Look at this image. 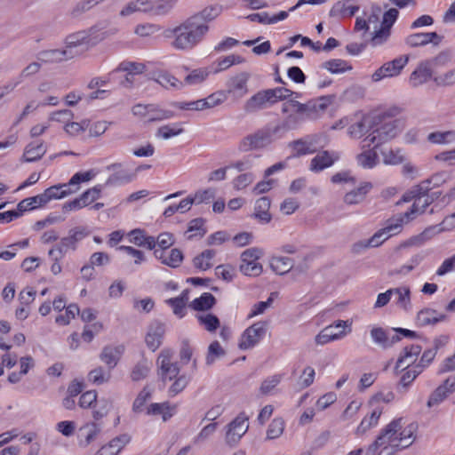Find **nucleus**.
Listing matches in <instances>:
<instances>
[{
  "label": "nucleus",
  "instance_id": "b1692460",
  "mask_svg": "<svg viewBox=\"0 0 455 455\" xmlns=\"http://www.w3.org/2000/svg\"><path fill=\"white\" fill-rule=\"evenodd\" d=\"M359 5L352 4V0H341L335 3L330 10V16L337 19L350 18L359 11Z\"/></svg>",
  "mask_w": 455,
  "mask_h": 455
},
{
  "label": "nucleus",
  "instance_id": "ea45409f",
  "mask_svg": "<svg viewBox=\"0 0 455 455\" xmlns=\"http://www.w3.org/2000/svg\"><path fill=\"white\" fill-rule=\"evenodd\" d=\"M320 68L327 70L331 74H343L345 72L352 70V66L344 60L332 59L323 62L320 65Z\"/></svg>",
  "mask_w": 455,
  "mask_h": 455
},
{
  "label": "nucleus",
  "instance_id": "a878e982",
  "mask_svg": "<svg viewBox=\"0 0 455 455\" xmlns=\"http://www.w3.org/2000/svg\"><path fill=\"white\" fill-rule=\"evenodd\" d=\"M154 255L162 264L171 267H178L183 260V254L177 248L172 249L169 252L164 250H155Z\"/></svg>",
  "mask_w": 455,
  "mask_h": 455
},
{
  "label": "nucleus",
  "instance_id": "864d4df0",
  "mask_svg": "<svg viewBox=\"0 0 455 455\" xmlns=\"http://www.w3.org/2000/svg\"><path fill=\"white\" fill-rule=\"evenodd\" d=\"M383 163L388 165H397L404 162L405 156L400 148H390L382 151Z\"/></svg>",
  "mask_w": 455,
  "mask_h": 455
},
{
  "label": "nucleus",
  "instance_id": "4468645a",
  "mask_svg": "<svg viewBox=\"0 0 455 455\" xmlns=\"http://www.w3.org/2000/svg\"><path fill=\"white\" fill-rule=\"evenodd\" d=\"M267 324L258 322L248 327L241 335L238 347L242 350L254 347L265 336Z\"/></svg>",
  "mask_w": 455,
  "mask_h": 455
},
{
  "label": "nucleus",
  "instance_id": "5fc2aeb1",
  "mask_svg": "<svg viewBox=\"0 0 455 455\" xmlns=\"http://www.w3.org/2000/svg\"><path fill=\"white\" fill-rule=\"evenodd\" d=\"M356 160L361 167L371 169L378 164V155L374 149H367L359 154Z\"/></svg>",
  "mask_w": 455,
  "mask_h": 455
},
{
  "label": "nucleus",
  "instance_id": "49530a36",
  "mask_svg": "<svg viewBox=\"0 0 455 455\" xmlns=\"http://www.w3.org/2000/svg\"><path fill=\"white\" fill-rule=\"evenodd\" d=\"M184 132L181 123H174L160 126L156 132V137L164 140H169L178 136Z\"/></svg>",
  "mask_w": 455,
  "mask_h": 455
},
{
  "label": "nucleus",
  "instance_id": "393cba45",
  "mask_svg": "<svg viewBox=\"0 0 455 455\" xmlns=\"http://www.w3.org/2000/svg\"><path fill=\"white\" fill-rule=\"evenodd\" d=\"M165 332L164 325L156 322L150 324L147 332L145 340L149 349L156 351L162 344V339Z\"/></svg>",
  "mask_w": 455,
  "mask_h": 455
},
{
  "label": "nucleus",
  "instance_id": "6e6552de",
  "mask_svg": "<svg viewBox=\"0 0 455 455\" xmlns=\"http://www.w3.org/2000/svg\"><path fill=\"white\" fill-rule=\"evenodd\" d=\"M88 235L84 228H75L69 230L68 235L62 237L60 241L49 250L48 255L52 260H61L69 251H75L77 243Z\"/></svg>",
  "mask_w": 455,
  "mask_h": 455
},
{
  "label": "nucleus",
  "instance_id": "13d9d810",
  "mask_svg": "<svg viewBox=\"0 0 455 455\" xmlns=\"http://www.w3.org/2000/svg\"><path fill=\"white\" fill-rule=\"evenodd\" d=\"M151 369V363L147 359H142L136 363L131 372V378L133 381H139L145 379Z\"/></svg>",
  "mask_w": 455,
  "mask_h": 455
},
{
  "label": "nucleus",
  "instance_id": "39448f33",
  "mask_svg": "<svg viewBox=\"0 0 455 455\" xmlns=\"http://www.w3.org/2000/svg\"><path fill=\"white\" fill-rule=\"evenodd\" d=\"M282 136L280 128L277 127L276 124H268L244 137L240 141L238 148L242 152L260 149L267 147Z\"/></svg>",
  "mask_w": 455,
  "mask_h": 455
},
{
  "label": "nucleus",
  "instance_id": "a211bd4d",
  "mask_svg": "<svg viewBox=\"0 0 455 455\" xmlns=\"http://www.w3.org/2000/svg\"><path fill=\"white\" fill-rule=\"evenodd\" d=\"M275 103V100L272 97V94L269 91L264 90L257 92L253 96H251L244 105V109L247 112H255L259 109H264L267 108L269 105H272Z\"/></svg>",
  "mask_w": 455,
  "mask_h": 455
},
{
  "label": "nucleus",
  "instance_id": "dca6fc26",
  "mask_svg": "<svg viewBox=\"0 0 455 455\" xmlns=\"http://www.w3.org/2000/svg\"><path fill=\"white\" fill-rule=\"evenodd\" d=\"M248 417L244 413H240L228 425L226 442L228 445H235L248 431Z\"/></svg>",
  "mask_w": 455,
  "mask_h": 455
},
{
  "label": "nucleus",
  "instance_id": "052dcab7",
  "mask_svg": "<svg viewBox=\"0 0 455 455\" xmlns=\"http://www.w3.org/2000/svg\"><path fill=\"white\" fill-rule=\"evenodd\" d=\"M44 205V202L43 200L42 194H39L37 196H35L32 197H28V198L20 201L18 204L17 208L20 212L23 213L24 212H27L29 210H34L38 207H42Z\"/></svg>",
  "mask_w": 455,
  "mask_h": 455
},
{
  "label": "nucleus",
  "instance_id": "f8f14e48",
  "mask_svg": "<svg viewBox=\"0 0 455 455\" xmlns=\"http://www.w3.org/2000/svg\"><path fill=\"white\" fill-rule=\"evenodd\" d=\"M173 352L163 349L156 360L157 374L163 381L172 380L180 374L177 363L172 362Z\"/></svg>",
  "mask_w": 455,
  "mask_h": 455
},
{
  "label": "nucleus",
  "instance_id": "20e7f679",
  "mask_svg": "<svg viewBox=\"0 0 455 455\" xmlns=\"http://www.w3.org/2000/svg\"><path fill=\"white\" fill-rule=\"evenodd\" d=\"M417 429L416 423L408 422L404 418H397L383 427L379 435L385 443L407 448L414 442Z\"/></svg>",
  "mask_w": 455,
  "mask_h": 455
},
{
  "label": "nucleus",
  "instance_id": "c85d7f7f",
  "mask_svg": "<svg viewBox=\"0 0 455 455\" xmlns=\"http://www.w3.org/2000/svg\"><path fill=\"white\" fill-rule=\"evenodd\" d=\"M77 189L78 188L72 190L69 183L52 186L42 193L44 205L52 200L64 198L65 196L76 192Z\"/></svg>",
  "mask_w": 455,
  "mask_h": 455
},
{
  "label": "nucleus",
  "instance_id": "de8ad7c7",
  "mask_svg": "<svg viewBox=\"0 0 455 455\" xmlns=\"http://www.w3.org/2000/svg\"><path fill=\"white\" fill-rule=\"evenodd\" d=\"M427 140L433 144H451L455 142V131L435 132L427 135Z\"/></svg>",
  "mask_w": 455,
  "mask_h": 455
},
{
  "label": "nucleus",
  "instance_id": "774afa93",
  "mask_svg": "<svg viewBox=\"0 0 455 455\" xmlns=\"http://www.w3.org/2000/svg\"><path fill=\"white\" fill-rule=\"evenodd\" d=\"M99 432L100 427L94 422L86 423L79 428L80 436L84 438L86 444L92 443L96 438Z\"/></svg>",
  "mask_w": 455,
  "mask_h": 455
},
{
  "label": "nucleus",
  "instance_id": "7c9ffc66",
  "mask_svg": "<svg viewBox=\"0 0 455 455\" xmlns=\"http://www.w3.org/2000/svg\"><path fill=\"white\" fill-rule=\"evenodd\" d=\"M420 352L421 347L419 345H411L409 347H405L396 362V368H409L416 364L415 362Z\"/></svg>",
  "mask_w": 455,
  "mask_h": 455
},
{
  "label": "nucleus",
  "instance_id": "3c124183",
  "mask_svg": "<svg viewBox=\"0 0 455 455\" xmlns=\"http://www.w3.org/2000/svg\"><path fill=\"white\" fill-rule=\"evenodd\" d=\"M146 0H132L124 5L120 11L121 17H128L136 12H148Z\"/></svg>",
  "mask_w": 455,
  "mask_h": 455
},
{
  "label": "nucleus",
  "instance_id": "ddd939ff",
  "mask_svg": "<svg viewBox=\"0 0 455 455\" xmlns=\"http://www.w3.org/2000/svg\"><path fill=\"white\" fill-rule=\"evenodd\" d=\"M394 331L395 333L390 334L381 327H373L371 330V337L375 344L383 348H387L400 340V337L396 334L397 332L402 333L405 337H414L416 335L414 331L403 328L394 329Z\"/></svg>",
  "mask_w": 455,
  "mask_h": 455
},
{
  "label": "nucleus",
  "instance_id": "680f3d73",
  "mask_svg": "<svg viewBox=\"0 0 455 455\" xmlns=\"http://www.w3.org/2000/svg\"><path fill=\"white\" fill-rule=\"evenodd\" d=\"M112 407V403L106 398L96 400L92 407V417L95 420H99L108 415Z\"/></svg>",
  "mask_w": 455,
  "mask_h": 455
},
{
  "label": "nucleus",
  "instance_id": "6e6d98bb",
  "mask_svg": "<svg viewBox=\"0 0 455 455\" xmlns=\"http://www.w3.org/2000/svg\"><path fill=\"white\" fill-rule=\"evenodd\" d=\"M443 181H444V174L443 173L435 174L430 179L422 181L421 183H419V185L415 186L414 192L418 193V194L427 193L432 188V187L430 186L431 184L433 185V187H437Z\"/></svg>",
  "mask_w": 455,
  "mask_h": 455
},
{
  "label": "nucleus",
  "instance_id": "4d7b16f0",
  "mask_svg": "<svg viewBox=\"0 0 455 455\" xmlns=\"http://www.w3.org/2000/svg\"><path fill=\"white\" fill-rule=\"evenodd\" d=\"M444 231L442 228L441 224L430 226L427 228L421 234H419L417 236H414L411 239V243L413 244H421L424 242L431 239L435 235L440 234L441 232Z\"/></svg>",
  "mask_w": 455,
  "mask_h": 455
},
{
  "label": "nucleus",
  "instance_id": "0eeeda50",
  "mask_svg": "<svg viewBox=\"0 0 455 455\" xmlns=\"http://www.w3.org/2000/svg\"><path fill=\"white\" fill-rule=\"evenodd\" d=\"M402 126L399 120H389L375 128L367 137L362 141V148H369L371 145L374 148L392 140L400 132Z\"/></svg>",
  "mask_w": 455,
  "mask_h": 455
},
{
  "label": "nucleus",
  "instance_id": "f704fd0d",
  "mask_svg": "<svg viewBox=\"0 0 455 455\" xmlns=\"http://www.w3.org/2000/svg\"><path fill=\"white\" fill-rule=\"evenodd\" d=\"M411 198H414V203L407 212H411V217L414 218L415 214L424 212L425 209L432 203V196H428L427 193H415L414 187L410 191Z\"/></svg>",
  "mask_w": 455,
  "mask_h": 455
},
{
  "label": "nucleus",
  "instance_id": "e2e57ef3",
  "mask_svg": "<svg viewBox=\"0 0 455 455\" xmlns=\"http://www.w3.org/2000/svg\"><path fill=\"white\" fill-rule=\"evenodd\" d=\"M202 100L204 110L220 106L227 101L228 99L226 97V93H224L222 90H220L210 94L208 97L202 99Z\"/></svg>",
  "mask_w": 455,
  "mask_h": 455
},
{
  "label": "nucleus",
  "instance_id": "473e14b6",
  "mask_svg": "<svg viewBox=\"0 0 455 455\" xmlns=\"http://www.w3.org/2000/svg\"><path fill=\"white\" fill-rule=\"evenodd\" d=\"M432 77V70L427 62L420 63L411 74L409 82L412 87H418L427 83Z\"/></svg>",
  "mask_w": 455,
  "mask_h": 455
},
{
  "label": "nucleus",
  "instance_id": "f3484780",
  "mask_svg": "<svg viewBox=\"0 0 455 455\" xmlns=\"http://www.w3.org/2000/svg\"><path fill=\"white\" fill-rule=\"evenodd\" d=\"M340 157L337 151L323 150L316 154L310 161L308 169L317 173L332 166Z\"/></svg>",
  "mask_w": 455,
  "mask_h": 455
},
{
  "label": "nucleus",
  "instance_id": "bf43d9fd",
  "mask_svg": "<svg viewBox=\"0 0 455 455\" xmlns=\"http://www.w3.org/2000/svg\"><path fill=\"white\" fill-rule=\"evenodd\" d=\"M215 304V298L212 294L205 292L201 297L194 299L191 307L195 310L206 311L213 307Z\"/></svg>",
  "mask_w": 455,
  "mask_h": 455
},
{
  "label": "nucleus",
  "instance_id": "bb28decb",
  "mask_svg": "<svg viewBox=\"0 0 455 455\" xmlns=\"http://www.w3.org/2000/svg\"><path fill=\"white\" fill-rule=\"evenodd\" d=\"M371 188V183L363 182L356 188L346 193L343 197V202L347 205L361 204Z\"/></svg>",
  "mask_w": 455,
  "mask_h": 455
},
{
  "label": "nucleus",
  "instance_id": "0e129e2a",
  "mask_svg": "<svg viewBox=\"0 0 455 455\" xmlns=\"http://www.w3.org/2000/svg\"><path fill=\"white\" fill-rule=\"evenodd\" d=\"M244 61L243 58L239 55L231 54L223 58L219 59L216 61L215 72L219 73L224 71L235 64H241Z\"/></svg>",
  "mask_w": 455,
  "mask_h": 455
},
{
  "label": "nucleus",
  "instance_id": "7ed1b4c3",
  "mask_svg": "<svg viewBox=\"0 0 455 455\" xmlns=\"http://www.w3.org/2000/svg\"><path fill=\"white\" fill-rule=\"evenodd\" d=\"M172 40V48L181 52H189L199 45L207 36L206 29L195 22L190 17L169 30Z\"/></svg>",
  "mask_w": 455,
  "mask_h": 455
},
{
  "label": "nucleus",
  "instance_id": "c9c22d12",
  "mask_svg": "<svg viewBox=\"0 0 455 455\" xmlns=\"http://www.w3.org/2000/svg\"><path fill=\"white\" fill-rule=\"evenodd\" d=\"M123 353L122 347H105L100 355V360L107 365V368L113 370L117 364Z\"/></svg>",
  "mask_w": 455,
  "mask_h": 455
},
{
  "label": "nucleus",
  "instance_id": "4be33fe9",
  "mask_svg": "<svg viewBox=\"0 0 455 455\" xmlns=\"http://www.w3.org/2000/svg\"><path fill=\"white\" fill-rule=\"evenodd\" d=\"M440 41L441 36L436 32L415 33L405 38V44L411 48L424 46L429 43L438 44Z\"/></svg>",
  "mask_w": 455,
  "mask_h": 455
},
{
  "label": "nucleus",
  "instance_id": "69168bd1",
  "mask_svg": "<svg viewBox=\"0 0 455 455\" xmlns=\"http://www.w3.org/2000/svg\"><path fill=\"white\" fill-rule=\"evenodd\" d=\"M392 293L396 295V304L404 309H408L411 307V291L407 286H402L392 289Z\"/></svg>",
  "mask_w": 455,
  "mask_h": 455
},
{
  "label": "nucleus",
  "instance_id": "c03bdc74",
  "mask_svg": "<svg viewBox=\"0 0 455 455\" xmlns=\"http://www.w3.org/2000/svg\"><path fill=\"white\" fill-rule=\"evenodd\" d=\"M204 220L201 218L194 219L188 223L185 233L188 240L202 238L206 234Z\"/></svg>",
  "mask_w": 455,
  "mask_h": 455
},
{
  "label": "nucleus",
  "instance_id": "e433bc0d",
  "mask_svg": "<svg viewBox=\"0 0 455 455\" xmlns=\"http://www.w3.org/2000/svg\"><path fill=\"white\" fill-rule=\"evenodd\" d=\"M444 319V315L439 314L431 308H424L418 313L416 322L419 326H426L435 324L438 322L443 321Z\"/></svg>",
  "mask_w": 455,
  "mask_h": 455
},
{
  "label": "nucleus",
  "instance_id": "9b49d317",
  "mask_svg": "<svg viewBox=\"0 0 455 455\" xmlns=\"http://www.w3.org/2000/svg\"><path fill=\"white\" fill-rule=\"evenodd\" d=\"M262 254V251L255 247L246 249L243 251L241 254V264L239 266L241 273L247 276H259L263 271L262 265L258 261Z\"/></svg>",
  "mask_w": 455,
  "mask_h": 455
},
{
  "label": "nucleus",
  "instance_id": "72a5a7b5",
  "mask_svg": "<svg viewBox=\"0 0 455 455\" xmlns=\"http://www.w3.org/2000/svg\"><path fill=\"white\" fill-rule=\"evenodd\" d=\"M270 204V199L267 196L258 199L254 207V218L263 224L268 223L272 219L269 212Z\"/></svg>",
  "mask_w": 455,
  "mask_h": 455
},
{
  "label": "nucleus",
  "instance_id": "412c9836",
  "mask_svg": "<svg viewBox=\"0 0 455 455\" xmlns=\"http://www.w3.org/2000/svg\"><path fill=\"white\" fill-rule=\"evenodd\" d=\"M74 56V52L69 49H48L38 52L37 60L42 63H53L70 60Z\"/></svg>",
  "mask_w": 455,
  "mask_h": 455
},
{
  "label": "nucleus",
  "instance_id": "603ef678",
  "mask_svg": "<svg viewBox=\"0 0 455 455\" xmlns=\"http://www.w3.org/2000/svg\"><path fill=\"white\" fill-rule=\"evenodd\" d=\"M196 318L200 325L210 332L215 331L220 327L219 318L211 313H200L196 315Z\"/></svg>",
  "mask_w": 455,
  "mask_h": 455
},
{
  "label": "nucleus",
  "instance_id": "9d476101",
  "mask_svg": "<svg viewBox=\"0 0 455 455\" xmlns=\"http://www.w3.org/2000/svg\"><path fill=\"white\" fill-rule=\"evenodd\" d=\"M251 74L243 71L229 76L226 81V89L222 90L226 93L227 99L237 101L245 97L249 92L248 83Z\"/></svg>",
  "mask_w": 455,
  "mask_h": 455
},
{
  "label": "nucleus",
  "instance_id": "6ab92c4d",
  "mask_svg": "<svg viewBox=\"0 0 455 455\" xmlns=\"http://www.w3.org/2000/svg\"><path fill=\"white\" fill-rule=\"evenodd\" d=\"M411 220H413L411 212L400 213L387 220L382 229L387 233V237L390 238L400 234L403 231V226Z\"/></svg>",
  "mask_w": 455,
  "mask_h": 455
},
{
  "label": "nucleus",
  "instance_id": "37998d69",
  "mask_svg": "<svg viewBox=\"0 0 455 455\" xmlns=\"http://www.w3.org/2000/svg\"><path fill=\"white\" fill-rule=\"evenodd\" d=\"M176 0H146L148 5V12H152L156 15L167 13L174 5Z\"/></svg>",
  "mask_w": 455,
  "mask_h": 455
},
{
  "label": "nucleus",
  "instance_id": "79ce46f5",
  "mask_svg": "<svg viewBox=\"0 0 455 455\" xmlns=\"http://www.w3.org/2000/svg\"><path fill=\"white\" fill-rule=\"evenodd\" d=\"M270 267L275 273L284 275L293 267V260L288 257L274 256L270 259Z\"/></svg>",
  "mask_w": 455,
  "mask_h": 455
},
{
  "label": "nucleus",
  "instance_id": "c756f323",
  "mask_svg": "<svg viewBox=\"0 0 455 455\" xmlns=\"http://www.w3.org/2000/svg\"><path fill=\"white\" fill-rule=\"evenodd\" d=\"M145 70V65L138 62L124 61L108 76V80L114 79L120 72H126L125 81L132 83L131 77L133 75L142 74Z\"/></svg>",
  "mask_w": 455,
  "mask_h": 455
},
{
  "label": "nucleus",
  "instance_id": "2eb2a0df",
  "mask_svg": "<svg viewBox=\"0 0 455 455\" xmlns=\"http://www.w3.org/2000/svg\"><path fill=\"white\" fill-rule=\"evenodd\" d=\"M408 56L402 55L391 61L384 63L371 75V80L373 82H379L384 78L398 76L408 63Z\"/></svg>",
  "mask_w": 455,
  "mask_h": 455
},
{
  "label": "nucleus",
  "instance_id": "338daca9",
  "mask_svg": "<svg viewBox=\"0 0 455 455\" xmlns=\"http://www.w3.org/2000/svg\"><path fill=\"white\" fill-rule=\"evenodd\" d=\"M352 323L349 321L338 320L328 325L331 335H340V339L351 332Z\"/></svg>",
  "mask_w": 455,
  "mask_h": 455
},
{
  "label": "nucleus",
  "instance_id": "a18cd8bd",
  "mask_svg": "<svg viewBox=\"0 0 455 455\" xmlns=\"http://www.w3.org/2000/svg\"><path fill=\"white\" fill-rule=\"evenodd\" d=\"M188 291H184L180 296L166 300V303L172 307L173 313L180 318L185 315V307L188 300Z\"/></svg>",
  "mask_w": 455,
  "mask_h": 455
},
{
  "label": "nucleus",
  "instance_id": "f03ea898",
  "mask_svg": "<svg viewBox=\"0 0 455 455\" xmlns=\"http://www.w3.org/2000/svg\"><path fill=\"white\" fill-rule=\"evenodd\" d=\"M325 108L326 103L323 99L305 104L296 100H288L282 107V112L286 114V117L276 126L280 128V132L283 135L290 130L297 129L306 120L316 118L319 113L324 111Z\"/></svg>",
  "mask_w": 455,
  "mask_h": 455
},
{
  "label": "nucleus",
  "instance_id": "f257e3e1",
  "mask_svg": "<svg viewBox=\"0 0 455 455\" xmlns=\"http://www.w3.org/2000/svg\"><path fill=\"white\" fill-rule=\"evenodd\" d=\"M398 14L399 12L395 8L383 12L379 5L373 4L356 17L354 29L363 34L370 32L368 42L371 47L383 46L391 37L392 27Z\"/></svg>",
  "mask_w": 455,
  "mask_h": 455
},
{
  "label": "nucleus",
  "instance_id": "a19ab883",
  "mask_svg": "<svg viewBox=\"0 0 455 455\" xmlns=\"http://www.w3.org/2000/svg\"><path fill=\"white\" fill-rule=\"evenodd\" d=\"M155 80L157 84L168 90H180L184 86L182 81L166 71L159 72Z\"/></svg>",
  "mask_w": 455,
  "mask_h": 455
},
{
  "label": "nucleus",
  "instance_id": "2f4dec72",
  "mask_svg": "<svg viewBox=\"0 0 455 455\" xmlns=\"http://www.w3.org/2000/svg\"><path fill=\"white\" fill-rule=\"evenodd\" d=\"M383 409L376 407L372 410L370 415H366L357 427L355 435L362 436L366 434L371 428L376 427L379 423V418L382 415Z\"/></svg>",
  "mask_w": 455,
  "mask_h": 455
},
{
  "label": "nucleus",
  "instance_id": "1a4fd4ad",
  "mask_svg": "<svg viewBox=\"0 0 455 455\" xmlns=\"http://www.w3.org/2000/svg\"><path fill=\"white\" fill-rule=\"evenodd\" d=\"M133 116L145 123L162 122L177 116V114L156 104H136L132 108Z\"/></svg>",
  "mask_w": 455,
  "mask_h": 455
},
{
  "label": "nucleus",
  "instance_id": "4c0bfd02",
  "mask_svg": "<svg viewBox=\"0 0 455 455\" xmlns=\"http://www.w3.org/2000/svg\"><path fill=\"white\" fill-rule=\"evenodd\" d=\"M46 153V147L42 141L29 143L24 150L23 159L25 162H35L39 160Z\"/></svg>",
  "mask_w": 455,
  "mask_h": 455
},
{
  "label": "nucleus",
  "instance_id": "423d86ee",
  "mask_svg": "<svg viewBox=\"0 0 455 455\" xmlns=\"http://www.w3.org/2000/svg\"><path fill=\"white\" fill-rule=\"evenodd\" d=\"M116 33V28L102 29L98 27H92L87 31H78L66 37V48L73 52L76 48L82 44H95Z\"/></svg>",
  "mask_w": 455,
  "mask_h": 455
},
{
  "label": "nucleus",
  "instance_id": "cd10ccee",
  "mask_svg": "<svg viewBox=\"0 0 455 455\" xmlns=\"http://www.w3.org/2000/svg\"><path fill=\"white\" fill-rule=\"evenodd\" d=\"M128 435H121L113 438L108 444L103 445L94 455H117L130 442Z\"/></svg>",
  "mask_w": 455,
  "mask_h": 455
},
{
  "label": "nucleus",
  "instance_id": "58836bf2",
  "mask_svg": "<svg viewBox=\"0 0 455 455\" xmlns=\"http://www.w3.org/2000/svg\"><path fill=\"white\" fill-rule=\"evenodd\" d=\"M112 378V370L98 366L89 371L87 379L94 385H103L110 381Z\"/></svg>",
  "mask_w": 455,
  "mask_h": 455
},
{
  "label": "nucleus",
  "instance_id": "5701e85b",
  "mask_svg": "<svg viewBox=\"0 0 455 455\" xmlns=\"http://www.w3.org/2000/svg\"><path fill=\"white\" fill-rule=\"evenodd\" d=\"M222 12V7L220 5L208 6L197 12L196 14L190 16V18L206 29L208 33L210 30L209 22L215 20Z\"/></svg>",
  "mask_w": 455,
  "mask_h": 455
},
{
  "label": "nucleus",
  "instance_id": "09e8293b",
  "mask_svg": "<svg viewBox=\"0 0 455 455\" xmlns=\"http://www.w3.org/2000/svg\"><path fill=\"white\" fill-rule=\"evenodd\" d=\"M216 251L214 250H205L194 258L193 264L195 267L200 270H207L212 267V259L214 258Z\"/></svg>",
  "mask_w": 455,
  "mask_h": 455
},
{
  "label": "nucleus",
  "instance_id": "aec40b11",
  "mask_svg": "<svg viewBox=\"0 0 455 455\" xmlns=\"http://www.w3.org/2000/svg\"><path fill=\"white\" fill-rule=\"evenodd\" d=\"M145 411L147 415L159 416L164 422H166L177 412V405L169 402L153 403L145 408Z\"/></svg>",
  "mask_w": 455,
  "mask_h": 455
},
{
  "label": "nucleus",
  "instance_id": "8fccbe9b",
  "mask_svg": "<svg viewBox=\"0 0 455 455\" xmlns=\"http://www.w3.org/2000/svg\"><path fill=\"white\" fill-rule=\"evenodd\" d=\"M295 156H301L305 155H310L316 152L317 148H312L311 143L308 142L306 138L299 139L292 141L290 144Z\"/></svg>",
  "mask_w": 455,
  "mask_h": 455
}]
</instances>
